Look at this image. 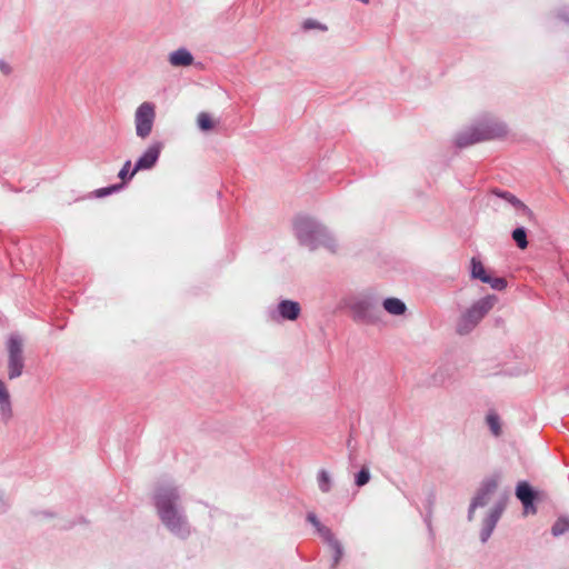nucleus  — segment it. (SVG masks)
Listing matches in <instances>:
<instances>
[{"label": "nucleus", "mask_w": 569, "mask_h": 569, "mask_svg": "<svg viewBox=\"0 0 569 569\" xmlns=\"http://www.w3.org/2000/svg\"><path fill=\"white\" fill-rule=\"evenodd\" d=\"M169 62L173 67H188L193 63V56L186 48H180L169 54Z\"/></svg>", "instance_id": "4468645a"}, {"label": "nucleus", "mask_w": 569, "mask_h": 569, "mask_svg": "<svg viewBox=\"0 0 569 569\" xmlns=\"http://www.w3.org/2000/svg\"><path fill=\"white\" fill-rule=\"evenodd\" d=\"M0 71L4 76H9L12 72V68L10 67V64L7 61L0 59Z\"/></svg>", "instance_id": "c756f323"}, {"label": "nucleus", "mask_w": 569, "mask_h": 569, "mask_svg": "<svg viewBox=\"0 0 569 569\" xmlns=\"http://www.w3.org/2000/svg\"><path fill=\"white\" fill-rule=\"evenodd\" d=\"M569 531V518L566 516L559 517L551 527V533L555 537L561 536Z\"/></svg>", "instance_id": "412c9836"}, {"label": "nucleus", "mask_w": 569, "mask_h": 569, "mask_svg": "<svg viewBox=\"0 0 569 569\" xmlns=\"http://www.w3.org/2000/svg\"><path fill=\"white\" fill-rule=\"evenodd\" d=\"M293 231L299 243L308 247L311 251L319 247H323L330 252L337 250V242L329 230L310 217H297L293 220Z\"/></svg>", "instance_id": "f03ea898"}, {"label": "nucleus", "mask_w": 569, "mask_h": 569, "mask_svg": "<svg viewBox=\"0 0 569 569\" xmlns=\"http://www.w3.org/2000/svg\"><path fill=\"white\" fill-rule=\"evenodd\" d=\"M156 120V106L152 102H142L134 113L136 134L146 139L152 132Z\"/></svg>", "instance_id": "0eeeda50"}, {"label": "nucleus", "mask_w": 569, "mask_h": 569, "mask_svg": "<svg viewBox=\"0 0 569 569\" xmlns=\"http://www.w3.org/2000/svg\"><path fill=\"white\" fill-rule=\"evenodd\" d=\"M0 415L3 422L12 418V406L9 390L4 381L0 378Z\"/></svg>", "instance_id": "f8f14e48"}, {"label": "nucleus", "mask_w": 569, "mask_h": 569, "mask_svg": "<svg viewBox=\"0 0 569 569\" xmlns=\"http://www.w3.org/2000/svg\"><path fill=\"white\" fill-rule=\"evenodd\" d=\"M535 501H530V503L522 505L526 513H536L537 508L533 503Z\"/></svg>", "instance_id": "7c9ffc66"}, {"label": "nucleus", "mask_w": 569, "mask_h": 569, "mask_svg": "<svg viewBox=\"0 0 569 569\" xmlns=\"http://www.w3.org/2000/svg\"><path fill=\"white\" fill-rule=\"evenodd\" d=\"M383 309L393 316H401L407 311L406 303L398 298H387L382 302Z\"/></svg>", "instance_id": "f3484780"}, {"label": "nucleus", "mask_w": 569, "mask_h": 569, "mask_svg": "<svg viewBox=\"0 0 569 569\" xmlns=\"http://www.w3.org/2000/svg\"><path fill=\"white\" fill-rule=\"evenodd\" d=\"M41 515L49 517L50 515L48 512H42Z\"/></svg>", "instance_id": "473e14b6"}, {"label": "nucleus", "mask_w": 569, "mask_h": 569, "mask_svg": "<svg viewBox=\"0 0 569 569\" xmlns=\"http://www.w3.org/2000/svg\"><path fill=\"white\" fill-rule=\"evenodd\" d=\"M537 491L527 481H520L516 487V497L522 505L530 503L537 499Z\"/></svg>", "instance_id": "2eb2a0df"}, {"label": "nucleus", "mask_w": 569, "mask_h": 569, "mask_svg": "<svg viewBox=\"0 0 569 569\" xmlns=\"http://www.w3.org/2000/svg\"><path fill=\"white\" fill-rule=\"evenodd\" d=\"M8 377L14 379L21 376L24 367L23 339L18 333H12L7 341Z\"/></svg>", "instance_id": "39448f33"}, {"label": "nucleus", "mask_w": 569, "mask_h": 569, "mask_svg": "<svg viewBox=\"0 0 569 569\" xmlns=\"http://www.w3.org/2000/svg\"><path fill=\"white\" fill-rule=\"evenodd\" d=\"M371 479L370 470L367 466H363L359 472L355 475V485L357 487L366 486Z\"/></svg>", "instance_id": "b1692460"}, {"label": "nucleus", "mask_w": 569, "mask_h": 569, "mask_svg": "<svg viewBox=\"0 0 569 569\" xmlns=\"http://www.w3.org/2000/svg\"><path fill=\"white\" fill-rule=\"evenodd\" d=\"M303 30H311V29H320L322 31L327 30V27L321 24L320 22L313 20V19H307L302 23Z\"/></svg>", "instance_id": "cd10ccee"}, {"label": "nucleus", "mask_w": 569, "mask_h": 569, "mask_svg": "<svg viewBox=\"0 0 569 569\" xmlns=\"http://www.w3.org/2000/svg\"><path fill=\"white\" fill-rule=\"evenodd\" d=\"M123 186H124V182H122V183H117V184H112V186L107 187V188H100V189H97V190L94 191V194H96V197H98V198H102V197H106V196H109V194H111V193H113V192L119 191L120 189H122V188H123Z\"/></svg>", "instance_id": "a878e982"}, {"label": "nucleus", "mask_w": 569, "mask_h": 569, "mask_svg": "<svg viewBox=\"0 0 569 569\" xmlns=\"http://www.w3.org/2000/svg\"><path fill=\"white\" fill-rule=\"evenodd\" d=\"M317 479H318V486H319L320 491L327 493L331 490V478H330V475L328 473V471H326L325 469H321L318 472Z\"/></svg>", "instance_id": "5701e85b"}, {"label": "nucleus", "mask_w": 569, "mask_h": 569, "mask_svg": "<svg viewBox=\"0 0 569 569\" xmlns=\"http://www.w3.org/2000/svg\"><path fill=\"white\" fill-rule=\"evenodd\" d=\"M506 508V500L498 501L490 510L489 515L483 519L482 528L480 531L481 542H487L493 532L503 510Z\"/></svg>", "instance_id": "1a4fd4ad"}, {"label": "nucleus", "mask_w": 569, "mask_h": 569, "mask_svg": "<svg viewBox=\"0 0 569 569\" xmlns=\"http://www.w3.org/2000/svg\"><path fill=\"white\" fill-rule=\"evenodd\" d=\"M347 307L351 310L352 318L357 322L371 325L378 320L376 302L371 297L350 298Z\"/></svg>", "instance_id": "423d86ee"}, {"label": "nucleus", "mask_w": 569, "mask_h": 569, "mask_svg": "<svg viewBox=\"0 0 569 569\" xmlns=\"http://www.w3.org/2000/svg\"><path fill=\"white\" fill-rule=\"evenodd\" d=\"M307 520L316 528L317 532L321 536V538L323 540L333 533L330 528L323 526L319 521V519L317 518V516L313 512H309L307 515Z\"/></svg>", "instance_id": "6ab92c4d"}, {"label": "nucleus", "mask_w": 569, "mask_h": 569, "mask_svg": "<svg viewBox=\"0 0 569 569\" xmlns=\"http://www.w3.org/2000/svg\"><path fill=\"white\" fill-rule=\"evenodd\" d=\"M180 492L176 486L163 483L157 486L153 495L154 507L162 525L180 539L191 535V526L180 503Z\"/></svg>", "instance_id": "f257e3e1"}, {"label": "nucleus", "mask_w": 569, "mask_h": 569, "mask_svg": "<svg viewBox=\"0 0 569 569\" xmlns=\"http://www.w3.org/2000/svg\"><path fill=\"white\" fill-rule=\"evenodd\" d=\"M507 126L492 117H485L463 131H460L455 139L458 148H467L472 144L502 138L507 136Z\"/></svg>", "instance_id": "7ed1b4c3"}, {"label": "nucleus", "mask_w": 569, "mask_h": 569, "mask_svg": "<svg viewBox=\"0 0 569 569\" xmlns=\"http://www.w3.org/2000/svg\"><path fill=\"white\" fill-rule=\"evenodd\" d=\"M476 508H477V507H472V503L470 505V508H469V511H468V520H470V521L472 520V518H473V512H475V509H476Z\"/></svg>", "instance_id": "2f4dec72"}, {"label": "nucleus", "mask_w": 569, "mask_h": 569, "mask_svg": "<svg viewBox=\"0 0 569 569\" xmlns=\"http://www.w3.org/2000/svg\"><path fill=\"white\" fill-rule=\"evenodd\" d=\"M495 193L498 197L507 200L516 209L520 210L522 212V214L528 218V220H530V221L536 220V216L532 212V210L527 204H525L521 200H519L516 196H513L512 193H510L508 191H495Z\"/></svg>", "instance_id": "ddd939ff"}, {"label": "nucleus", "mask_w": 569, "mask_h": 569, "mask_svg": "<svg viewBox=\"0 0 569 569\" xmlns=\"http://www.w3.org/2000/svg\"><path fill=\"white\" fill-rule=\"evenodd\" d=\"M130 168H131V161H130V160H127V161L124 162V164L122 166V168L120 169L119 173H118V177H119L122 181H126V180H130V179H131V178H129V174L131 173Z\"/></svg>", "instance_id": "c85d7f7f"}, {"label": "nucleus", "mask_w": 569, "mask_h": 569, "mask_svg": "<svg viewBox=\"0 0 569 569\" xmlns=\"http://www.w3.org/2000/svg\"><path fill=\"white\" fill-rule=\"evenodd\" d=\"M198 127L201 131H209L214 127V123L207 112H200L197 118Z\"/></svg>", "instance_id": "393cba45"}, {"label": "nucleus", "mask_w": 569, "mask_h": 569, "mask_svg": "<svg viewBox=\"0 0 569 569\" xmlns=\"http://www.w3.org/2000/svg\"><path fill=\"white\" fill-rule=\"evenodd\" d=\"M496 301V296H487L476 301L460 318L457 326L458 333H469L493 308Z\"/></svg>", "instance_id": "20e7f679"}, {"label": "nucleus", "mask_w": 569, "mask_h": 569, "mask_svg": "<svg viewBox=\"0 0 569 569\" xmlns=\"http://www.w3.org/2000/svg\"><path fill=\"white\" fill-rule=\"evenodd\" d=\"M498 483H499V476H492V477L486 478L481 482V485L477 491V495L475 496V498L472 500V507L486 506L489 502L490 497L497 490Z\"/></svg>", "instance_id": "9d476101"}, {"label": "nucleus", "mask_w": 569, "mask_h": 569, "mask_svg": "<svg viewBox=\"0 0 569 569\" xmlns=\"http://www.w3.org/2000/svg\"><path fill=\"white\" fill-rule=\"evenodd\" d=\"M333 551V558L331 569H336L343 557V547L341 542L332 533L330 537L323 540Z\"/></svg>", "instance_id": "dca6fc26"}, {"label": "nucleus", "mask_w": 569, "mask_h": 569, "mask_svg": "<svg viewBox=\"0 0 569 569\" xmlns=\"http://www.w3.org/2000/svg\"><path fill=\"white\" fill-rule=\"evenodd\" d=\"M470 266L472 279H478L481 282L489 281V274L486 272L483 263L477 257L471 258Z\"/></svg>", "instance_id": "a211bd4d"}, {"label": "nucleus", "mask_w": 569, "mask_h": 569, "mask_svg": "<svg viewBox=\"0 0 569 569\" xmlns=\"http://www.w3.org/2000/svg\"><path fill=\"white\" fill-rule=\"evenodd\" d=\"M277 312L283 320L295 321L300 316L301 307L297 301L283 299L278 303Z\"/></svg>", "instance_id": "9b49d317"}, {"label": "nucleus", "mask_w": 569, "mask_h": 569, "mask_svg": "<svg viewBox=\"0 0 569 569\" xmlns=\"http://www.w3.org/2000/svg\"><path fill=\"white\" fill-rule=\"evenodd\" d=\"M483 283L489 284L495 290H503L507 287V280L500 277H491L489 276V281H483Z\"/></svg>", "instance_id": "bb28decb"}, {"label": "nucleus", "mask_w": 569, "mask_h": 569, "mask_svg": "<svg viewBox=\"0 0 569 569\" xmlns=\"http://www.w3.org/2000/svg\"><path fill=\"white\" fill-rule=\"evenodd\" d=\"M512 240L518 248L526 249L528 247L527 230L523 227L516 228L511 233Z\"/></svg>", "instance_id": "4be33fe9"}, {"label": "nucleus", "mask_w": 569, "mask_h": 569, "mask_svg": "<svg viewBox=\"0 0 569 569\" xmlns=\"http://www.w3.org/2000/svg\"><path fill=\"white\" fill-rule=\"evenodd\" d=\"M163 148V143L160 141H156L151 143L147 150L138 158L136 161L134 168L132 169L129 178H133V176L141 170H149L153 168L160 157L161 150Z\"/></svg>", "instance_id": "6e6552de"}, {"label": "nucleus", "mask_w": 569, "mask_h": 569, "mask_svg": "<svg viewBox=\"0 0 569 569\" xmlns=\"http://www.w3.org/2000/svg\"><path fill=\"white\" fill-rule=\"evenodd\" d=\"M486 420L492 435L495 437H499L501 435V425L499 416L495 411H490L487 415Z\"/></svg>", "instance_id": "aec40b11"}]
</instances>
